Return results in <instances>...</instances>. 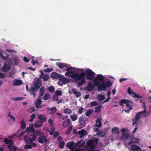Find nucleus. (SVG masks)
<instances>
[{
  "instance_id": "obj_1",
  "label": "nucleus",
  "mask_w": 151,
  "mask_h": 151,
  "mask_svg": "<svg viewBox=\"0 0 151 151\" xmlns=\"http://www.w3.org/2000/svg\"><path fill=\"white\" fill-rule=\"evenodd\" d=\"M76 68L74 67L68 68L66 69L65 71H67L65 73V75L69 77L74 79L76 82L78 83L77 86L79 87L83 85L85 82L84 77L85 76L84 72H82L80 73H75V70Z\"/></svg>"
},
{
  "instance_id": "obj_2",
  "label": "nucleus",
  "mask_w": 151,
  "mask_h": 151,
  "mask_svg": "<svg viewBox=\"0 0 151 151\" xmlns=\"http://www.w3.org/2000/svg\"><path fill=\"white\" fill-rule=\"evenodd\" d=\"M104 77L101 74L98 75L96 78H94V85L96 87H98L99 91H105L106 89L103 80Z\"/></svg>"
},
{
  "instance_id": "obj_3",
  "label": "nucleus",
  "mask_w": 151,
  "mask_h": 151,
  "mask_svg": "<svg viewBox=\"0 0 151 151\" xmlns=\"http://www.w3.org/2000/svg\"><path fill=\"white\" fill-rule=\"evenodd\" d=\"M16 53L17 51L14 50L10 49V55L13 56L12 58H10V65H17L19 62V59L16 56L15 53Z\"/></svg>"
},
{
  "instance_id": "obj_4",
  "label": "nucleus",
  "mask_w": 151,
  "mask_h": 151,
  "mask_svg": "<svg viewBox=\"0 0 151 151\" xmlns=\"http://www.w3.org/2000/svg\"><path fill=\"white\" fill-rule=\"evenodd\" d=\"M36 138V136L35 134L34 133L29 135H24L23 139L26 144H29L30 142L35 140Z\"/></svg>"
},
{
  "instance_id": "obj_5",
  "label": "nucleus",
  "mask_w": 151,
  "mask_h": 151,
  "mask_svg": "<svg viewBox=\"0 0 151 151\" xmlns=\"http://www.w3.org/2000/svg\"><path fill=\"white\" fill-rule=\"evenodd\" d=\"M145 105V104H143L142 106V107L144 108L143 111H141L137 113L136 115L135 118L133 119V125L135 124L136 123V122L139 119L140 116H143V114L146 112V109Z\"/></svg>"
},
{
  "instance_id": "obj_6",
  "label": "nucleus",
  "mask_w": 151,
  "mask_h": 151,
  "mask_svg": "<svg viewBox=\"0 0 151 151\" xmlns=\"http://www.w3.org/2000/svg\"><path fill=\"white\" fill-rule=\"evenodd\" d=\"M86 78L89 80H92L95 75V73L89 69H87L86 70Z\"/></svg>"
},
{
  "instance_id": "obj_7",
  "label": "nucleus",
  "mask_w": 151,
  "mask_h": 151,
  "mask_svg": "<svg viewBox=\"0 0 151 151\" xmlns=\"http://www.w3.org/2000/svg\"><path fill=\"white\" fill-rule=\"evenodd\" d=\"M87 119L84 116L80 117L79 118L78 122L81 128L84 127L86 125V122L87 121Z\"/></svg>"
},
{
  "instance_id": "obj_8",
  "label": "nucleus",
  "mask_w": 151,
  "mask_h": 151,
  "mask_svg": "<svg viewBox=\"0 0 151 151\" xmlns=\"http://www.w3.org/2000/svg\"><path fill=\"white\" fill-rule=\"evenodd\" d=\"M98 139H90L88 141L87 143L89 146L92 149L95 148V145L97 144L98 142Z\"/></svg>"
},
{
  "instance_id": "obj_9",
  "label": "nucleus",
  "mask_w": 151,
  "mask_h": 151,
  "mask_svg": "<svg viewBox=\"0 0 151 151\" xmlns=\"http://www.w3.org/2000/svg\"><path fill=\"white\" fill-rule=\"evenodd\" d=\"M48 141V140L44 135V134L40 136L38 139V142L41 144H43L44 142L47 143Z\"/></svg>"
},
{
  "instance_id": "obj_10",
  "label": "nucleus",
  "mask_w": 151,
  "mask_h": 151,
  "mask_svg": "<svg viewBox=\"0 0 151 151\" xmlns=\"http://www.w3.org/2000/svg\"><path fill=\"white\" fill-rule=\"evenodd\" d=\"M42 81L39 78H38L36 81H35L34 86L37 90L38 89L42 86Z\"/></svg>"
},
{
  "instance_id": "obj_11",
  "label": "nucleus",
  "mask_w": 151,
  "mask_h": 151,
  "mask_svg": "<svg viewBox=\"0 0 151 151\" xmlns=\"http://www.w3.org/2000/svg\"><path fill=\"white\" fill-rule=\"evenodd\" d=\"M26 132L27 133H34L35 132V130L32 124H30L29 125V127H28L26 128Z\"/></svg>"
},
{
  "instance_id": "obj_12",
  "label": "nucleus",
  "mask_w": 151,
  "mask_h": 151,
  "mask_svg": "<svg viewBox=\"0 0 151 151\" xmlns=\"http://www.w3.org/2000/svg\"><path fill=\"white\" fill-rule=\"evenodd\" d=\"M9 70V62H5L2 69V70L4 72H8Z\"/></svg>"
},
{
  "instance_id": "obj_13",
  "label": "nucleus",
  "mask_w": 151,
  "mask_h": 151,
  "mask_svg": "<svg viewBox=\"0 0 151 151\" xmlns=\"http://www.w3.org/2000/svg\"><path fill=\"white\" fill-rule=\"evenodd\" d=\"M63 82L64 84H65L68 83L70 81L69 78H65L64 76L62 75L60 77V80Z\"/></svg>"
},
{
  "instance_id": "obj_14",
  "label": "nucleus",
  "mask_w": 151,
  "mask_h": 151,
  "mask_svg": "<svg viewBox=\"0 0 151 151\" xmlns=\"http://www.w3.org/2000/svg\"><path fill=\"white\" fill-rule=\"evenodd\" d=\"M23 83L22 81L19 79H15L12 82L13 86H18L22 85Z\"/></svg>"
},
{
  "instance_id": "obj_15",
  "label": "nucleus",
  "mask_w": 151,
  "mask_h": 151,
  "mask_svg": "<svg viewBox=\"0 0 151 151\" xmlns=\"http://www.w3.org/2000/svg\"><path fill=\"white\" fill-rule=\"evenodd\" d=\"M95 87L96 86L94 85V83L93 84L89 82L87 86L86 89L87 91H91L94 89Z\"/></svg>"
},
{
  "instance_id": "obj_16",
  "label": "nucleus",
  "mask_w": 151,
  "mask_h": 151,
  "mask_svg": "<svg viewBox=\"0 0 151 151\" xmlns=\"http://www.w3.org/2000/svg\"><path fill=\"white\" fill-rule=\"evenodd\" d=\"M62 76L61 75H59L58 73L56 72H52L51 75V78L53 79H56L58 78V80H60V76Z\"/></svg>"
},
{
  "instance_id": "obj_17",
  "label": "nucleus",
  "mask_w": 151,
  "mask_h": 151,
  "mask_svg": "<svg viewBox=\"0 0 151 151\" xmlns=\"http://www.w3.org/2000/svg\"><path fill=\"white\" fill-rule=\"evenodd\" d=\"M56 64L60 68H63L65 67L68 68V65L64 63H57Z\"/></svg>"
},
{
  "instance_id": "obj_18",
  "label": "nucleus",
  "mask_w": 151,
  "mask_h": 151,
  "mask_svg": "<svg viewBox=\"0 0 151 151\" xmlns=\"http://www.w3.org/2000/svg\"><path fill=\"white\" fill-rule=\"evenodd\" d=\"M66 147L70 149L71 151H73L74 149L73 142H70L67 143Z\"/></svg>"
},
{
  "instance_id": "obj_19",
  "label": "nucleus",
  "mask_w": 151,
  "mask_h": 151,
  "mask_svg": "<svg viewBox=\"0 0 151 151\" xmlns=\"http://www.w3.org/2000/svg\"><path fill=\"white\" fill-rule=\"evenodd\" d=\"M101 118L100 117L97 119L95 126L98 127H100L101 124Z\"/></svg>"
},
{
  "instance_id": "obj_20",
  "label": "nucleus",
  "mask_w": 151,
  "mask_h": 151,
  "mask_svg": "<svg viewBox=\"0 0 151 151\" xmlns=\"http://www.w3.org/2000/svg\"><path fill=\"white\" fill-rule=\"evenodd\" d=\"M78 134L81 135L80 137V138H82L87 134V132L86 131L82 129L78 132Z\"/></svg>"
},
{
  "instance_id": "obj_21",
  "label": "nucleus",
  "mask_w": 151,
  "mask_h": 151,
  "mask_svg": "<svg viewBox=\"0 0 151 151\" xmlns=\"http://www.w3.org/2000/svg\"><path fill=\"white\" fill-rule=\"evenodd\" d=\"M38 118L40 120L38 121H40V122H42V123H43V122H46V117L42 114H40L39 115Z\"/></svg>"
},
{
  "instance_id": "obj_22",
  "label": "nucleus",
  "mask_w": 151,
  "mask_h": 151,
  "mask_svg": "<svg viewBox=\"0 0 151 151\" xmlns=\"http://www.w3.org/2000/svg\"><path fill=\"white\" fill-rule=\"evenodd\" d=\"M70 123V120L69 119H67L63 122V127H67L69 126Z\"/></svg>"
},
{
  "instance_id": "obj_23",
  "label": "nucleus",
  "mask_w": 151,
  "mask_h": 151,
  "mask_svg": "<svg viewBox=\"0 0 151 151\" xmlns=\"http://www.w3.org/2000/svg\"><path fill=\"white\" fill-rule=\"evenodd\" d=\"M36 88L34 87H31L29 89V91L31 95H33L34 97L35 96V89Z\"/></svg>"
},
{
  "instance_id": "obj_24",
  "label": "nucleus",
  "mask_w": 151,
  "mask_h": 151,
  "mask_svg": "<svg viewBox=\"0 0 151 151\" xmlns=\"http://www.w3.org/2000/svg\"><path fill=\"white\" fill-rule=\"evenodd\" d=\"M139 140L135 138H132L130 141L128 143L129 145H131L133 143H136L138 142Z\"/></svg>"
},
{
  "instance_id": "obj_25",
  "label": "nucleus",
  "mask_w": 151,
  "mask_h": 151,
  "mask_svg": "<svg viewBox=\"0 0 151 151\" xmlns=\"http://www.w3.org/2000/svg\"><path fill=\"white\" fill-rule=\"evenodd\" d=\"M21 125L20 127L21 128L24 129L26 127V123L24 121V119H22L20 122Z\"/></svg>"
},
{
  "instance_id": "obj_26",
  "label": "nucleus",
  "mask_w": 151,
  "mask_h": 151,
  "mask_svg": "<svg viewBox=\"0 0 151 151\" xmlns=\"http://www.w3.org/2000/svg\"><path fill=\"white\" fill-rule=\"evenodd\" d=\"M8 57V55L5 54L3 52H1L0 53V58H1L3 59H6Z\"/></svg>"
},
{
  "instance_id": "obj_27",
  "label": "nucleus",
  "mask_w": 151,
  "mask_h": 151,
  "mask_svg": "<svg viewBox=\"0 0 151 151\" xmlns=\"http://www.w3.org/2000/svg\"><path fill=\"white\" fill-rule=\"evenodd\" d=\"M40 121H37V122L34 124V127L36 128H39L41 127L42 125V123Z\"/></svg>"
},
{
  "instance_id": "obj_28",
  "label": "nucleus",
  "mask_w": 151,
  "mask_h": 151,
  "mask_svg": "<svg viewBox=\"0 0 151 151\" xmlns=\"http://www.w3.org/2000/svg\"><path fill=\"white\" fill-rule=\"evenodd\" d=\"M131 103V102L129 101L126 99H122L119 102V104H129Z\"/></svg>"
},
{
  "instance_id": "obj_29",
  "label": "nucleus",
  "mask_w": 151,
  "mask_h": 151,
  "mask_svg": "<svg viewBox=\"0 0 151 151\" xmlns=\"http://www.w3.org/2000/svg\"><path fill=\"white\" fill-rule=\"evenodd\" d=\"M24 99V97H17L11 98L10 99H12L14 101H20L23 100Z\"/></svg>"
},
{
  "instance_id": "obj_30",
  "label": "nucleus",
  "mask_w": 151,
  "mask_h": 151,
  "mask_svg": "<svg viewBox=\"0 0 151 151\" xmlns=\"http://www.w3.org/2000/svg\"><path fill=\"white\" fill-rule=\"evenodd\" d=\"M131 149L133 150L136 151L137 150L140 149V147L135 145H133L131 146Z\"/></svg>"
},
{
  "instance_id": "obj_31",
  "label": "nucleus",
  "mask_w": 151,
  "mask_h": 151,
  "mask_svg": "<svg viewBox=\"0 0 151 151\" xmlns=\"http://www.w3.org/2000/svg\"><path fill=\"white\" fill-rule=\"evenodd\" d=\"M45 93V88L44 87H42L40 89L39 91V96H42Z\"/></svg>"
},
{
  "instance_id": "obj_32",
  "label": "nucleus",
  "mask_w": 151,
  "mask_h": 151,
  "mask_svg": "<svg viewBox=\"0 0 151 151\" xmlns=\"http://www.w3.org/2000/svg\"><path fill=\"white\" fill-rule=\"evenodd\" d=\"M111 132L112 133L118 134L119 133V130L118 128L116 127H114L112 128Z\"/></svg>"
},
{
  "instance_id": "obj_33",
  "label": "nucleus",
  "mask_w": 151,
  "mask_h": 151,
  "mask_svg": "<svg viewBox=\"0 0 151 151\" xmlns=\"http://www.w3.org/2000/svg\"><path fill=\"white\" fill-rule=\"evenodd\" d=\"M72 91L73 93L75 94L76 96V97H78L80 96L81 95V93L76 91L75 89H73Z\"/></svg>"
},
{
  "instance_id": "obj_34",
  "label": "nucleus",
  "mask_w": 151,
  "mask_h": 151,
  "mask_svg": "<svg viewBox=\"0 0 151 151\" xmlns=\"http://www.w3.org/2000/svg\"><path fill=\"white\" fill-rule=\"evenodd\" d=\"M106 86V88H109L111 86L112 83L109 81H106V82H104Z\"/></svg>"
},
{
  "instance_id": "obj_35",
  "label": "nucleus",
  "mask_w": 151,
  "mask_h": 151,
  "mask_svg": "<svg viewBox=\"0 0 151 151\" xmlns=\"http://www.w3.org/2000/svg\"><path fill=\"white\" fill-rule=\"evenodd\" d=\"M42 99V97L39 96L37 98L36 101L35 102L34 104H41L42 101L41 99Z\"/></svg>"
},
{
  "instance_id": "obj_36",
  "label": "nucleus",
  "mask_w": 151,
  "mask_h": 151,
  "mask_svg": "<svg viewBox=\"0 0 151 151\" xmlns=\"http://www.w3.org/2000/svg\"><path fill=\"white\" fill-rule=\"evenodd\" d=\"M47 109L49 110H50V114H54L57 111L55 107H53L50 109L47 108Z\"/></svg>"
},
{
  "instance_id": "obj_37",
  "label": "nucleus",
  "mask_w": 151,
  "mask_h": 151,
  "mask_svg": "<svg viewBox=\"0 0 151 151\" xmlns=\"http://www.w3.org/2000/svg\"><path fill=\"white\" fill-rule=\"evenodd\" d=\"M50 97V95L48 93H46L43 97V99L44 100H47L49 99Z\"/></svg>"
},
{
  "instance_id": "obj_38",
  "label": "nucleus",
  "mask_w": 151,
  "mask_h": 151,
  "mask_svg": "<svg viewBox=\"0 0 151 151\" xmlns=\"http://www.w3.org/2000/svg\"><path fill=\"white\" fill-rule=\"evenodd\" d=\"M93 112V110L91 109H89L87 110L86 113V116H90Z\"/></svg>"
},
{
  "instance_id": "obj_39",
  "label": "nucleus",
  "mask_w": 151,
  "mask_h": 151,
  "mask_svg": "<svg viewBox=\"0 0 151 151\" xmlns=\"http://www.w3.org/2000/svg\"><path fill=\"white\" fill-rule=\"evenodd\" d=\"M82 140H80L78 141L77 143L76 144V145L77 146L82 147L85 144V142H82L81 143Z\"/></svg>"
},
{
  "instance_id": "obj_40",
  "label": "nucleus",
  "mask_w": 151,
  "mask_h": 151,
  "mask_svg": "<svg viewBox=\"0 0 151 151\" xmlns=\"http://www.w3.org/2000/svg\"><path fill=\"white\" fill-rule=\"evenodd\" d=\"M34 133L36 134L35 135L36 136H39V137L44 134L42 132L40 131L39 130H36V131H35Z\"/></svg>"
},
{
  "instance_id": "obj_41",
  "label": "nucleus",
  "mask_w": 151,
  "mask_h": 151,
  "mask_svg": "<svg viewBox=\"0 0 151 151\" xmlns=\"http://www.w3.org/2000/svg\"><path fill=\"white\" fill-rule=\"evenodd\" d=\"M102 107V106L101 105H100L97 107H96V109L95 111V112H100L101 110Z\"/></svg>"
},
{
  "instance_id": "obj_42",
  "label": "nucleus",
  "mask_w": 151,
  "mask_h": 151,
  "mask_svg": "<svg viewBox=\"0 0 151 151\" xmlns=\"http://www.w3.org/2000/svg\"><path fill=\"white\" fill-rule=\"evenodd\" d=\"M70 118L73 121H74L77 119L78 116L74 114L73 115H70Z\"/></svg>"
},
{
  "instance_id": "obj_43",
  "label": "nucleus",
  "mask_w": 151,
  "mask_h": 151,
  "mask_svg": "<svg viewBox=\"0 0 151 151\" xmlns=\"http://www.w3.org/2000/svg\"><path fill=\"white\" fill-rule=\"evenodd\" d=\"M35 110V108L34 107H30L28 109V111L30 113H32Z\"/></svg>"
},
{
  "instance_id": "obj_44",
  "label": "nucleus",
  "mask_w": 151,
  "mask_h": 151,
  "mask_svg": "<svg viewBox=\"0 0 151 151\" xmlns=\"http://www.w3.org/2000/svg\"><path fill=\"white\" fill-rule=\"evenodd\" d=\"M72 129V127L71 126H69L66 131V134H68L71 132Z\"/></svg>"
},
{
  "instance_id": "obj_45",
  "label": "nucleus",
  "mask_w": 151,
  "mask_h": 151,
  "mask_svg": "<svg viewBox=\"0 0 151 151\" xmlns=\"http://www.w3.org/2000/svg\"><path fill=\"white\" fill-rule=\"evenodd\" d=\"M126 107L127 108H129V109L127 110H125L124 111L126 112L129 113L130 110L132 109V108L131 107H130V104H126Z\"/></svg>"
},
{
  "instance_id": "obj_46",
  "label": "nucleus",
  "mask_w": 151,
  "mask_h": 151,
  "mask_svg": "<svg viewBox=\"0 0 151 151\" xmlns=\"http://www.w3.org/2000/svg\"><path fill=\"white\" fill-rule=\"evenodd\" d=\"M64 112L65 114H69L72 113V111L69 109L66 108L64 110Z\"/></svg>"
},
{
  "instance_id": "obj_47",
  "label": "nucleus",
  "mask_w": 151,
  "mask_h": 151,
  "mask_svg": "<svg viewBox=\"0 0 151 151\" xmlns=\"http://www.w3.org/2000/svg\"><path fill=\"white\" fill-rule=\"evenodd\" d=\"M43 80L44 81H47L48 79L49 76L48 74H45L43 77Z\"/></svg>"
},
{
  "instance_id": "obj_48",
  "label": "nucleus",
  "mask_w": 151,
  "mask_h": 151,
  "mask_svg": "<svg viewBox=\"0 0 151 151\" xmlns=\"http://www.w3.org/2000/svg\"><path fill=\"white\" fill-rule=\"evenodd\" d=\"M55 129L53 127H51L50 130L49 132V134L50 135H52L53 134L54 132L55 131Z\"/></svg>"
},
{
  "instance_id": "obj_49",
  "label": "nucleus",
  "mask_w": 151,
  "mask_h": 151,
  "mask_svg": "<svg viewBox=\"0 0 151 151\" xmlns=\"http://www.w3.org/2000/svg\"><path fill=\"white\" fill-rule=\"evenodd\" d=\"M105 96L101 94L98 97V99L100 100H103L105 99Z\"/></svg>"
},
{
  "instance_id": "obj_50",
  "label": "nucleus",
  "mask_w": 151,
  "mask_h": 151,
  "mask_svg": "<svg viewBox=\"0 0 151 151\" xmlns=\"http://www.w3.org/2000/svg\"><path fill=\"white\" fill-rule=\"evenodd\" d=\"M32 147L31 145L27 144L24 146V148L25 149H31Z\"/></svg>"
},
{
  "instance_id": "obj_51",
  "label": "nucleus",
  "mask_w": 151,
  "mask_h": 151,
  "mask_svg": "<svg viewBox=\"0 0 151 151\" xmlns=\"http://www.w3.org/2000/svg\"><path fill=\"white\" fill-rule=\"evenodd\" d=\"M53 69V68H47V69H45L43 71L44 72L47 73V72H50L52 71Z\"/></svg>"
},
{
  "instance_id": "obj_52",
  "label": "nucleus",
  "mask_w": 151,
  "mask_h": 151,
  "mask_svg": "<svg viewBox=\"0 0 151 151\" xmlns=\"http://www.w3.org/2000/svg\"><path fill=\"white\" fill-rule=\"evenodd\" d=\"M62 94V92L60 91H56L55 92V94L57 96H60Z\"/></svg>"
},
{
  "instance_id": "obj_53",
  "label": "nucleus",
  "mask_w": 151,
  "mask_h": 151,
  "mask_svg": "<svg viewBox=\"0 0 151 151\" xmlns=\"http://www.w3.org/2000/svg\"><path fill=\"white\" fill-rule=\"evenodd\" d=\"M133 96L134 97H136L138 98H142L141 96H140L138 94H136L134 92L133 93Z\"/></svg>"
},
{
  "instance_id": "obj_54",
  "label": "nucleus",
  "mask_w": 151,
  "mask_h": 151,
  "mask_svg": "<svg viewBox=\"0 0 151 151\" xmlns=\"http://www.w3.org/2000/svg\"><path fill=\"white\" fill-rule=\"evenodd\" d=\"M35 117V114H32L31 117V118L29 120V121L32 122Z\"/></svg>"
},
{
  "instance_id": "obj_55",
  "label": "nucleus",
  "mask_w": 151,
  "mask_h": 151,
  "mask_svg": "<svg viewBox=\"0 0 151 151\" xmlns=\"http://www.w3.org/2000/svg\"><path fill=\"white\" fill-rule=\"evenodd\" d=\"M17 147L16 146L11 147L10 151H17Z\"/></svg>"
},
{
  "instance_id": "obj_56",
  "label": "nucleus",
  "mask_w": 151,
  "mask_h": 151,
  "mask_svg": "<svg viewBox=\"0 0 151 151\" xmlns=\"http://www.w3.org/2000/svg\"><path fill=\"white\" fill-rule=\"evenodd\" d=\"M48 90L50 92H53L54 91L55 88L53 86H50L48 88Z\"/></svg>"
},
{
  "instance_id": "obj_57",
  "label": "nucleus",
  "mask_w": 151,
  "mask_h": 151,
  "mask_svg": "<svg viewBox=\"0 0 151 151\" xmlns=\"http://www.w3.org/2000/svg\"><path fill=\"white\" fill-rule=\"evenodd\" d=\"M65 142H61L59 145V147L60 148H63L65 145Z\"/></svg>"
},
{
  "instance_id": "obj_58",
  "label": "nucleus",
  "mask_w": 151,
  "mask_h": 151,
  "mask_svg": "<svg viewBox=\"0 0 151 151\" xmlns=\"http://www.w3.org/2000/svg\"><path fill=\"white\" fill-rule=\"evenodd\" d=\"M48 122L50 124V127H52L53 124V121L51 119H49Z\"/></svg>"
},
{
  "instance_id": "obj_59",
  "label": "nucleus",
  "mask_w": 151,
  "mask_h": 151,
  "mask_svg": "<svg viewBox=\"0 0 151 151\" xmlns=\"http://www.w3.org/2000/svg\"><path fill=\"white\" fill-rule=\"evenodd\" d=\"M127 91L128 94H133V93L134 92L133 91L131 90V88L130 87L128 88Z\"/></svg>"
},
{
  "instance_id": "obj_60",
  "label": "nucleus",
  "mask_w": 151,
  "mask_h": 151,
  "mask_svg": "<svg viewBox=\"0 0 151 151\" xmlns=\"http://www.w3.org/2000/svg\"><path fill=\"white\" fill-rule=\"evenodd\" d=\"M58 96L55 94L53 96V100L55 101H58Z\"/></svg>"
},
{
  "instance_id": "obj_61",
  "label": "nucleus",
  "mask_w": 151,
  "mask_h": 151,
  "mask_svg": "<svg viewBox=\"0 0 151 151\" xmlns=\"http://www.w3.org/2000/svg\"><path fill=\"white\" fill-rule=\"evenodd\" d=\"M59 132L58 131L55 132H54L53 136L55 138H56L59 135Z\"/></svg>"
},
{
  "instance_id": "obj_62",
  "label": "nucleus",
  "mask_w": 151,
  "mask_h": 151,
  "mask_svg": "<svg viewBox=\"0 0 151 151\" xmlns=\"http://www.w3.org/2000/svg\"><path fill=\"white\" fill-rule=\"evenodd\" d=\"M40 72L41 73L40 75L39 76V79H42V78L43 77V76L44 75V74L42 72V71H40Z\"/></svg>"
},
{
  "instance_id": "obj_63",
  "label": "nucleus",
  "mask_w": 151,
  "mask_h": 151,
  "mask_svg": "<svg viewBox=\"0 0 151 151\" xmlns=\"http://www.w3.org/2000/svg\"><path fill=\"white\" fill-rule=\"evenodd\" d=\"M57 83L58 85L60 86H61L64 84L63 82L60 80H59V81Z\"/></svg>"
},
{
  "instance_id": "obj_64",
  "label": "nucleus",
  "mask_w": 151,
  "mask_h": 151,
  "mask_svg": "<svg viewBox=\"0 0 151 151\" xmlns=\"http://www.w3.org/2000/svg\"><path fill=\"white\" fill-rule=\"evenodd\" d=\"M23 60L26 63H28L29 62V60L25 57H24L23 58Z\"/></svg>"
}]
</instances>
